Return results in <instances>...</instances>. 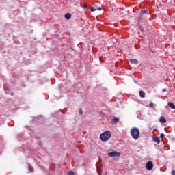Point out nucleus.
<instances>
[{
    "instance_id": "nucleus-4",
    "label": "nucleus",
    "mask_w": 175,
    "mask_h": 175,
    "mask_svg": "<svg viewBox=\"0 0 175 175\" xmlns=\"http://www.w3.org/2000/svg\"><path fill=\"white\" fill-rule=\"evenodd\" d=\"M154 168V164L152 163V161H149L146 163V169L147 170H152Z\"/></svg>"
},
{
    "instance_id": "nucleus-11",
    "label": "nucleus",
    "mask_w": 175,
    "mask_h": 175,
    "mask_svg": "<svg viewBox=\"0 0 175 175\" xmlns=\"http://www.w3.org/2000/svg\"><path fill=\"white\" fill-rule=\"evenodd\" d=\"M153 140L154 142H156V143H157L158 144H159V143H161V139H159V137H156L153 139Z\"/></svg>"
},
{
    "instance_id": "nucleus-17",
    "label": "nucleus",
    "mask_w": 175,
    "mask_h": 175,
    "mask_svg": "<svg viewBox=\"0 0 175 175\" xmlns=\"http://www.w3.org/2000/svg\"><path fill=\"white\" fill-rule=\"evenodd\" d=\"M143 17V15H139V17L138 18V21H142V18Z\"/></svg>"
},
{
    "instance_id": "nucleus-3",
    "label": "nucleus",
    "mask_w": 175,
    "mask_h": 175,
    "mask_svg": "<svg viewBox=\"0 0 175 175\" xmlns=\"http://www.w3.org/2000/svg\"><path fill=\"white\" fill-rule=\"evenodd\" d=\"M108 157H110L111 158H120L121 157V152H116L113 150H109Z\"/></svg>"
},
{
    "instance_id": "nucleus-9",
    "label": "nucleus",
    "mask_w": 175,
    "mask_h": 175,
    "mask_svg": "<svg viewBox=\"0 0 175 175\" xmlns=\"http://www.w3.org/2000/svg\"><path fill=\"white\" fill-rule=\"evenodd\" d=\"M167 105H168L169 107H170V109H175V105L173 103L168 102Z\"/></svg>"
},
{
    "instance_id": "nucleus-20",
    "label": "nucleus",
    "mask_w": 175,
    "mask_h": 175,
    "mask_svg": "<svg viewBox=\"0 0 175 175\" xmlns=\"http://www.w3.org/2000/svg\"><path fill=\"white\" fill-rule=\"evenodd\" d=\"M149 106H150V107H154V104H152V103H150L149 104Z\"/></svg>"
},
{
    "instance_id": "nucleus-6",
    "label": "nucleus",
    "mask_w": 175,
    "mask_h": 175,
    "mask_svg": "<svg viewBox=\"0 0 175 175\" xmlns=\"http://www.w3.org/2000/svg\"><path fill=\"white\" fill-rule=\"evenodd\" d=\"M131 64H133V65H137L139 64V62L136 59H130Z\"/></svg>"
},
{
    "instance_id": "nucleus-7",
    "label": "nucleus",
    "mask_w": 175,
    "mask_h": 175,
    "mask_svg": "<svg viewBox=\"0 0 175 175\" xmlns=\"http://www.w3.org/2000/svg\"><path fill=\"white\" fill-rule=\"evenodd\" d=\"M111 121H112V122H114V124H117V123H118L120 122V118L114 117L111 120Z\"/></svg>"
},
{
    "instance_id": "nucleus-8",
    "label": "nucleus",
    "mask_w": 175,
    "mask_h": 175,
    "mask_svg": "<svg viewBox=\"0 0 175 175\" xmlns=\"http://www.w3.org/2000/svg\"><path fill=\"white\" fill-rule=\"evenodd\" d=\"M159 122L163 124H165V123H166V119L165 118V117L161 116L159 119Z\"/></svg>"
},
{
    "instance_id": "nucleus-21",
    "label": "nucleus",
    "mask_w": 175,
    "mask_h": 175,
    "mask_svg": "<svg viewBox=\"0 0 175 175\" xmlns=\"http://www.w3.org/2000/svg\"><path fill=\"white\" fill-rule=\"evenodd\" d=\"M172 174L175 175V171L174 170L172 171Z\"/></svg>"
},
{
    "instance_id": "nucleus-1",
    "label": "nucleus",
    "mask_w": 175,
    "mask_h": 175,
    "mask_svg": "<svg viewBox=\"0 0 175 175\" xmlns=\"http://www.w3.org/2000/svg\"><path fill=\"white\" fill-rule=\"evenodd\" d=\"M130 132L132 137L135 139V140H137V139H139L140 136V131L137 127H133Z\"/></svg>"
},
{
    "instance_id": "nucleus-16",
    "label": "nucleus",
    "mask_w": 175,
    "mask_h": 175,
    "mask_svg": "<svg viewBox=\"0 0 175 175\" xmlns=\"http://www.w3.org/2000/svg\"><path fill=\"white\" fill-rule=\"evenodd\" d=\"M88 7V5L87 4H83V9H87Z\"/></svg>"
},
{
    "instance_id": "nucleus-13",
    "label": "nucleus",
    "mask_w": 175,
    "mask_h": 175,
    "mask_svg": "<svg viewBox=\"0 0 175 175\" xmlns=\"http://www.w3.org/2000/svg\"><path fill=\"white\" fill-rule=\"evenodd\" d=\"M146 13H147V10H142V11H141L140 14H141L142 16H143V14H146Z\"/></svg>"
},
{
    "instance_id": "nucleus-23",
    "label": "nucleus",
    "mask_w": 175,
    "mask_h": 175,
    "mask_svg": "<svg viewBox=\"0 0 175 175\" xmlns=\"http://www.w3.org/2000/svg\"><path fill=\"white\" fill-rule=\"evenodd\" d=\"M67 16L66 14H64V18H66Z\"/></svg>"
},
{
    "instance_id": "nucleus-15",
    "label": "nucleus",
    "mask_w": 175,
    "mask_h": 175,
    "mask_svg": "<svg viewBox=\"0 0 175 175\" xmlns=\"http://www.w3.org/2000/svg\"><path fill=\"white\" fill-rule=\"evenodd\" d=\"M68 175H76V173H75V172H73V171H70L68 172Z\"/></svg>"
},
{
    "instance_id": "nucleus-18",
    "label": "nucleus",
    "mask_w": 175,
    "mask_h": 175,
    "mask_svg": "<svg viewBox=\"0 0 175 175\" xmlns=\"http://www.w3.org/2000/svg\"><path fill=\"white\" fill-rule=\"evenodd\" d=\"M80 116L83 115V110L80 109L79 111Z\"/></svg>"
},
{
    "instance_id": "nucleus-22",
    "label": "nucleus",
    "mask_w": 175,
    "mask_h": 175,
    "mask_svg": "<svg viewBox=\"0 0 175 175\" xmlns=\"http://www.w3.org/2000/svg\"><path fill=\"white\" fill-rule=\"evenodd\" d=\"M163 92H166V89H163Z\"/></svg>"
},
{
    "instance_id": "nucleus-2",
    "label": "nucleus",
    "mask_w": 175,
    "mask_h": 175,
    "mask_svg": "<svg viewBox=\"0 0 175 175\" xmlns=\"http://www.w3.org/2000/svg\"><path fill=\"white\" fill-rule=\"evenodd\" d=\"M111 137V133L110 131H105L100 135V138L102 142H107Z\"/></svg>"
},
{
    "instance_id": "nucleus-14",
    "label": "nucleus",
    "mask_w": 175,
    "mask_h": 175,
    "mask_svg": "<svg viewBox=\"0 0 175 175\" xmlns=\"http://www.w3.org/2000/svg\"><path fill=\"white\" fill-rule=\"evenodd\" d=\"M29 169L30 172H33V167H32V165H29Z\"/></svg>"
},
{
    "instance_id": "nucleus-12",
    "label": "nucleus",
    "mask_w": 175,
    "mask_h": 175,
    "mask_svg": "<svg viewBox=\"0 0 175 175\" xmlns=\"http://www.w3.org/2000/svg\"><path fill=\"white\" fill-rule=\"evenodd\" d=\"M72 14L70 13H66V20H70Z\"/></svg>"
},
{
    "instance_id": "nucleus-10",
    "label": "nucleus",
    "mask_w": 175,
    "mask_h": 175,
    "mask_svg": "<svg viewBox=\"0 0 175 175\" xmlns=\"http://www.w3.org/2000/svg\"><path fill=\"white\" fill-rule=\"evenodd\" d=\"M139 96L141 98H146V93L143 91L139 92Z\"/></svg>"
},
{
    "instance_id": "nucleus-19",
    "label": "nucleus",
    "mask_w": 175,
    "mask_h": 175,
    "mask_svg": "<svg viewBox=\"0 0 175 175\" xmlns=\"http://www.w3.org/2000/svg\"><path fill=\"white\" fill-rule=\"evenodd\" d=\"M160 137H165V134H163V133H161L160 134Z\"/></svg>"
},
{
    "instance_id": "nucleus-5",
    "label": "nucleus",
    "mask_w": 175,
    "mask_h": 175,
    "mask_svg": "<svg viewBox=\"0 0 175 175\" xmlns=\"http://www.w3.org/2000/svg\"><path fill=\"white\" fill-rule=\"evenodd\" d=\"M96 10H102V8L94 6L90 9V12H96Z\"/></svg>"
}]
</instances>
